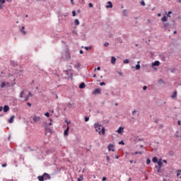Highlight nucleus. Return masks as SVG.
<instances>
[{"label":"nucleus","instance_id":"de8ad7c7","mask_svg":"<svg viewBox=\"0 0 181 181\" xmlns=\"http://www.w3.org/2000/svg\"><path fill=\"white\" fill-rule=\"evenodd\" d=\"M147 88H148V87H146V86H144V87H143V90H147Z\"/></svg>","mask_w":181,"mask_h":181},{"label":"nucleus","instance_id":"6e6552de","mask_svg":"<svg viewBox=\"0 0 181 181\" xmlns=\"http://www.w3.org/2000/svg\"><path fill=\"white\" fill-rule=\"evenodd\" d=\"M137 63H138V64L136 65V66H132V69H135L136 68V70H139L141 69V65H139V63H141V62L139 61Z\"/></svg>","mask_w":181,"mask_h":181},{"label":"nucleus","instance_id":"4468645a","mask_svg":"<svg viewBox=\"0 0 181 181\" xmlns=\"http://www.w3.org/2000/svg\"><path fill=\"white\" fill-rule=\"evenodd\" d=\"M69 126L66 127V129L64 131V134L65 135V136H66L67 135H69Z\"/></svg>","mask_w":181,"mask_h":181},{"label":"nucleus","instance_id":"8fccbe9b","mask_svg":"<svg viewBox=\"0 0 181 181\" xmlns=\"http://www.w3.org/2000/svg\"><path fill=\"white\" fill-rule=\"evenodd\" d=\"M4 8V6H2V4H0V9H3Z\"/></svg>","mask_w":181,"mask_h":181},{"label":"nucleus","instance_id":"2f4dec72","mask_svg":"<svg viewBox=\"0 0 181 181\" xmlns=\"http://www.w3.org/2000/svg\"><path fill=\"white\" fill-rule=\"evenodd\" d=\"M76 11H72V16H76Z\"/></svg>","mask_w":181,"mask_h":181},{"label":"nucleus","instance_id":"4c0bfd02","mask_svg":"<svg viewBox=\"0 0 181 181\" xmlns=\"http://www.w3.org/2000/svg\"><path fill=\"white\" fill-rule=\"evenodd\" d=\"M109 43L108 42H105V44H104V46L105 47H107V46H109Z\"/></svg>","mask_w":181,"mask_h":181},{"label":"nucleus","instance_id":"e2e57ef3","mask_svg":"<svg viewBox=\"0 0 181 181\" xmlns=\"http://www.w3.org/2000/svg\"><path fill=\"white\" fill-rule=\"evenodd\" d=\"M130 163H134V160H131L130 161Z\"/></svg>","mask_w":181,"mask_h":181},{"label":"nucleus","instance_id":"79ce46f5","mask_svg":"<svg viewBox=\"0 0 181 181\" xmlns=\"http://www.w3.org/2000/svg\"><path fill=\"white\" fill-rule=\"evenodd\" d=\"M6 166H7L6 163H4V164L2 165V168H6Z\"/></svg>","mask_w":181,"mask_h":181},{"label":"nucleus","instance_id":"a18cd8bd","mask_svg":"<svg viewBox=\"0 0 181 181\" xmlns=\"http://www.w3.org/2000/svg\"><path fill=\"white\" fill-rule=\"evenodd\" d=\"M27 105H28V107H32V104H30V103H28Z\"/></svg>","mask_w":181,"mask_h":181},{"label":"nucleus","instance_id":"58836bf2","mask_svg":"<svg viewBox=\"0 0 181 181\" xmlns=\"http://www.w3.org/2000/svg\"><path fill=\"white\" fill-rule=\"evenodd\" d=\"M0 4H5V0H0Z\"/></svg>","mask_w":181,"mask_h":181},{"label":"nucleus","instance_id":"680f3d73","mask_svg":"<svg viewBox=\"0 0 181 181\" xmlns=\"http://www.w3.org/2000/svg\"><path fill=\"white\" fill-rule=\"evenodd\" d=\"M178 125H180V120L177 122Z\"/></svg>","mask_w":181,"mask_h":181},{"label":"nucleus","instance_id":"0eeeda50","mask_svg":"<svg viewBox=\"0 0 181 181\" xmlns=\"http://www.w3.org/2000/svg\"><path fill=\"white\" fill-rule=\"evenodd\" d=\"M65 56H66V60H70V59H71V57H70V52H66Z\"/></svg>","mask_w":181,"mask_h":181},{"label":"nucleus","instance_id":"4be33fe9","mask_svg":"<svg viewBox=\"0 0 181 181\" xmlns=\"http://www.w3.org/2000/svg\"><path fill=\"white\" fill-rule=\"evenodd\" d=\"M24 94H25V90H23L21 93V94H20V98H23Z\"/></svg>","mask_w":181,"mask_h":181},{"label":"nucleus","instance_id":"f03ea898","mask_svg":"<svg viewBox=\"0 0 181 181\" xmlns=\"http://www.w3.org/2000/svg\"><path fill=\"white\" fill-rule=\"evenodd\" d=\"M95 129L96 132H98L100 135H105V128L103 126L99 124L98 123H95L94 124Z\"/></svg>","mask_w":181,"mask_h":181},{"label":"nucleus","instance_id":"7ed1b4c3","mask_svg":"<svg viewBox=\"0 0 181 181\" xmlns=\"http://www.w3.org/2000/svg\"><path fill=\"white\" fill-rule=\"evenodd\" d=\"M50 175H49V174H47V173H45L42 176H38L37 177V179H38V180H40V181H45V180H50Z\"/></svg>","mask_w":181,"mask_h":181},{"label":"nucleus","instance_id":"3c124183","mask_svg":"<svg viewBox=\"0 0 181 181\" xmlns=\"http://www.w3.org/2000/svg\"><path fill=\"white\" fill-rule=\"evenodd\" d=\"M163 162L164 163H168V161H167L166 160H163Z\"/></svg>","mask_w":181,"mask_h":181},{"label":"nucleus","instance_id":"bb28decb","mask_svg":"<svg viewBox=\"0 0 181 181\" xmlns=\"http://www.w3.org/2000/svg\"><path fill=\"white\" fill-rule=\"evenodd\" d=\"M46 131L47 132H49V133H52V129H50V128H46Z\"/></svg>","mask_w":181,"mask_h":181},{"label":"nucleus","instance_id":"393cba45","mask_svg":"<svg viewBox=\"0 0 181 181\" xmlns=\"http://www.w3.org/2000/svg\"><path fill=\"white\" fill-rule=\"evenodd\" d=\"M128 63H129V59H124V64H128Z\"/></svg>","mask_w":181,"mask_h":181},{"label":"nucleus","instance_id":"7c9ffc66","mask_svg":"<svg viewBox=\"0 0 181 181\" xmlns=\"http://www.w3.org/2000/svg\"><path fill=\"white\" fill-rule=\"evenodd\" d=\"M45 117H50V114L49 112H46L45 114Z\"/></svg>","mask_w":181,"mask_h":181},{"label":"nucleus","instance_id":"bf43d9fd","mask_svg":"<svg viewBox=\"0 0 181 181\" xmlns=\"http://www.w3.org/2000/svg\"><path fill=\"white\" fill-rule=\"evenodd\" d=\"M74 0H71V2L72 4V5H74V3L73 2Z\"/></svg>","mask_w":181,"mask_h":181},{"label":"nucleus","instance_id":"1a4fd4ad","mask_svg":"<svg viewBox=\"0 0 181 181\" xmlns=\"http://www.w3.org/2000/svg\"><path fill=\"white\" fill-rule=\"evenodd\" d=\"M93 94H101V89L98 88L93 91Z\"/></svg>","mask_w":181,"mask_h":181},{"label":"nucleus","instance_id":"cd10ccee","mask_svg":"<svg viewBox=\"0 0 181 181\" xmlns=\"http://www.w3.org/2000/svg\"><path fill=\"white\" fill-rule=\"evenodd\" d=\"M85 50H91V47H85Z\"/></svg>","mask_w":181,"mask_h":181},{"label":"nucleus","instance_id":"ea45409f","mask_svg":"<svg viewBox=\"0 0 181 181\" xmlns=\"http://www.w3.org/2000/svg\"><path fill=\"white\" fill-rule=\"evenodd\" d=\"M102 180H103V181H106V180H107V177H103L102 178Z\"/></svg>","mask_w":181,"mask_h":181},{"label":"nucleus","instance_id":"f8f14e48","mask_svg":"<svg viewBox=\"0 0 181 181\" xmlns=\"http://www.w3.org/2000/svg\"><path fill=\"white\" fill-rule=\"evenodd\" d=\"M159 64H160V62H159V61H155L154 62L152 63L153 66H159Z\"/></svg>","mask_w":181,"mask_h":181},{"label":"nucleus","instance_id":"aec40b11","mask_svg":"<svg viewBox=\"0 0 181 181\" xmlns=\"http://www.w3.org/2000/svg\"><path fill=\"white\" fill-rule=\"evenodd\" d=\"M74 23L76 26H78V25H80V21H78V19H75Z\"/></svg>","mask_w":181,"mask_h":181},{"label":"nucleus","instance_id":"423d86ee","mask_svg":"<svg viewBox=\"0 0 181 181\" xmlns=\"http://www.w3.org/2000/svg\"><path fill=\"white\" fill-rule=\"evenodd\" d=\"M34 122H39L40 121V117H37L36 115L34 116L33 118Z\"/></svg>","mask_w":181,"mask_h":181},{"label":"nucleus","instance_id":"09e8293b","mask_svg":"<svg viewBox=\"0 0 181 181\" xmlns=\"http://www.w3.org/2000/svg\"><path fill=\"white\" fill-rule=\"evenodd\" d=\"M106 159L107 161H110V157L108 156L106 157Z\"/></svg>","mask_w":181,"mask_h":181},{"label":"nucleus","instance_id":"4d7b16f0","mask_svg":"<svg viewBox=\"0 0 181 181\" xmlns=\"http://www.w3.org/2000/svg\"><path fill=\"white\" fill-rule=\"evenodd\" d=\"M97 70H101V67L98 66V67L97 68Z\"/></svg>","mask_w":181,"mask_h":181},{"label":"nucleus","instance_id":"dca6fc26","mask_svg":"<svg viewBox=\"0 0 181 181\" xmlns=\"http://www.w3.org/2000/svg\"><path fill=\"white\" fill-rule=\"evenodd\" d=\"M79 88H86V83H84V82H82V83L79 85Z\"/></svg>","mask_w":181,"mask_h":181},{"label":"nucleus","instance_id":"052dcab7","mask_svg":"<svg viewBox=\"0 0 181 181\" xmlns=\"http://www.w3.org/2000/svg\"><path fill=\"white\" fill-rule=\"evenodd\" d=\"M2 109H3V107H2V106H1L0 107V112H1V111H2Z\"/></svg>","mask_w":181,"mask_h":181},{"label":"nucleus","instance_id":"5701e85b","mask_svg":"<svg viewBox=\"0 0 181 181\" xmlns=\"http://www.w3.org/2000/svg\"><path fill=\"white\" fill-rule=\"evenodd\" d=\"M157 163H158L160 168H162V165H163L162 161H160V160L157 161Z\"/></svg>","mask_w":181,"mask_h":181},{"label":"nucleus","instance_id":"2eb2a0df","mask_svg":"<svg viewBox=\"0 0 181 181\" xmlns=\"http://www.w3.org/2000/svg\"><path fill=\"white\" fill-rule=\"evenodd\" d=\"M21 32L23 34V35H26V31H25V26H22L21 28Z\"/></svg>","mask_w":181,"mask_h":181},{"label":"nucleus","instance_id":"9b49d317","mask_svg":"<svg viewBox=\"0 0 181 181\" xmlns=\"http://www.w3.org/2000/svg\"><path fill=\"white\" fill-rule=\"evenodd\" d=\"M116 62H117V59L115 58V57H111V63H112V64H115Z\"/></svg>","mask_w":181,"mask_h":181},{"label":"nucleus","instance_id":"412c9836","mask_svg":"<svg viewBox=\"0 0 181 181\" xmlns=\"http://www.w3.org/2000/svg\"><path fill=\"white\" fill-rule=\"evenodd\" d=\"M168 21V18H166V16H164L162 18H161V22H166Z\"/></svg>","mask_w":181,"mask_h":181},{"label":"nucleus","instance_id":"69168bd1","mask_svg":"<svg viewBox=\"0 0 181 181\" xmlns=\"http://www.w3.org/2000/svg\"><path fill=\"white\" fill-rule=\"evenodd\" d=\"M174 33V35H176V33H177V31H174V33Z\"/></svg>","mask_w":181,"mask_h":181},{"label":"nucleus","instance_id":"338daca9","mask_svg":"<svg viewBox=\"0 0 181 181\" xmlns=\"http://www.w3.org/2000/svg\"><path fill=\"white\" fill-rule=\"evenodd\" d=\"M78 181H81V179H80V178H78Z\"/></svg>","mask_w":181,"mask_h":181},{"label":"nucleus","instance_id":"a19ab883","mask_svg":"<svg viewBox=\"0 0 181 181\" xmlns=\"http://www.w3.org/2000/svg\"><path fill=\"white\" fill-rule=\"evenodd\" d=\"M29 97H30V96H26V97H25V101H29Z\"/></svg>","mask_w":181,"mask_h":181},{"label":"nucleus","instance_id":"774afa93","mask_svg":"<svg viewBox=\"0 0 181 181\" xmlns=\"http://www.w3.org/2000/svg\"><path fill=\"white\" fill-rule=\"evenodd\" d=\"M180 4H181V0H177Z\"/></svg>","mask_w":181,"mask_h":181},{"label":"nucleus","instance_id":"49530a36","mask_svg":"<svg viewBox=\"0 0 181 181\" xmlns=\"http://www.w3.org/2000/svg\"><path fill=\"white\" fill-rule=\"evenodd\" d=\"M100 86H105V83L104 82H101Z\"/></svg>","mask_w":181,"mask_h":181},{"label":"nucleus","instance_id":"a211bd4d","mask_svg":"<svg viewBox=\"0 0 181 181\" xmlns=\"http://www.w3.org/2000/svg\"><path fill=\"white\" fill-rule=\"evenodd\" d=\"M107 4L109 5L106 6V8H112V3L111 1H108Z\"/></svg>","mask_w":181,"mask_h":181},{"label":"nucleus","instance_id":"5fc2aeb1","mask_svg":"<svg viewBox=\"0 0 181 181\" xmlns=\"http://www.w3.org/2000/svg\"><path fill=\"white\" fill-rule=\"evenodd\" d=\"M157 15H158V17L162 16V14H160V13H158Z\"/></svg>","mask_w":181,"mask_h":181},{"label":"nucleus","instance_id":"ddd939ff","mask_svg":"<svg viewBox=\"0 0 181 181\" xmlns=\"http://www.w3.org/2000/svg\"><path fill=\"white\" fill-rule=\"evenodd\" d=\"M13 119H15V115L11 116V117L9 119V124H12V122H13Z\"/></svg>","mask_w":181,"mask_h":181},{"label":"nucleus","instance_id":"f704fd0d","mask_svg":"<svg viewBox=\"0 0 181 181\" xmlns=\"http://www.w3.org/2000/svg\"><path fill=\"white\" fill-rule=\"evenodd\" d=\"M88 6L89 8H93V5L92 4V3H89Z\"/></svg>","mask_w":181,"mask_h":181},{"label":"nucleus","instance_id":"72a5a7b5","mask_svg":"<svg viewBox=\"0 0 181 181\" xmlns=\"http://www.w3.org/2000/svg\"><path fill=\"white\" fill-rule=\"evenodd\" d=\"M90 119V118L87 117H85V121L86 122H88Z\"/></svg>","mask_w":181,"mask_h":181},{"label":"nucleus","instance_id":"a878e982","mask_svg":"<svg viewBox=\"0 0 181 181\" xmlns=\"http://www.w3.org/2000/svg\"><path fill=\"white\" fill-rule=\"evenodd\" d=\"M138 153L139 154V155H142V151H136L135 153H134V155H138Z\"/></svg>","mask_w":181,"mask_h":181},{"label":"nucleus","instance_id":"864d4df0","mask_svg":"<svg viewBox=\"0 0 181 181\" xmlns=\"http://www.w3.org/2000/svg\"><path fill=\"white\" fill-rule=\"evenodd\" d=\"M80 54H83V50L79 51Z\"/></svg>","mask_w":181,"mask_h":181},{"label":"nucleus","instance_id":"f3484780","mask_svg":"<svg viewBox=\"0 0 181 181\" xmlns=\"http://www.w3.org/2000/svg\"><path fill=\"white\" fill-rule=\"evenodd\" d=\"M173 98H176V97H177V91H175L174 93H173V94L172 95V96H171Z\"/></svg>","mask_w":181,"mask_h":181},{"label":"nucleus","instance_id":"6e6d98bb","mask_svg":"<svg viewBox=\"0 0 181 181\" xmlns=\"http://www.w3.org/2000/svg\"><path fill=\"white\" fill-rule=\"evenodd\" d=\"M49 121L52 122V119H49ZM49 125H52V122L49 123Z\"/></svg>","mask_w":181,"mask_h":181},{"label":"nucleus","instance_id":"39448f33","mask_svg":"<svg viewBox=\"0 0 181 181\" xmlns=\"http://www.w3.org/2000/svg\"><path fill=\"white\" fill-rule=\"evenodd\" d=\"M107 149H108V151H112V152H114V145L109 144L107 146Z\"/></svg>","mask_w":181,"mask_h":181},{"label":"nucleus","instance_id":"0e129e2a","mask_svg":"<svg viewBox=\"0 0 181 181\" xmlns=\"http://www.w3.org/2000/svg\"><path fill=\"white\" fill-rule=\"evenodd\" d=\"M170 13H172V11L168 12V15H170Z\"/></svg>","mask_w":181,"mask_h":181},{"label":"nucleus","instance_id":"b1692460","mask_svg":"<svg viewBox=\"0 0 181 181\" xmlns=\"http://www.w3.org/2000/svg\"><path fill=\"white\" fill-rule=\"evenodd\" d=\"M181 175V170H178L177 171V177H179V176Z\"/></svg>","mask_w":181,"mask_h":181},{"label":"nucleus","instance_id":"c03bdc74","mask_svg":"<svg viewBox=\"0 0 181 181\" xmlns=\"http://www.w3.org/2000/svg\"><path fill=\"white\" fill-rule=\"evenodd\" d=\"M123 13L125 16H127V11L124 10Z\"/></svg>","mask_w":181,"mask_h":181},{"label":"nucleus","instance_id":"13d9d810","mask_svg":"<svg viewBox=\"0 0 181 181\" xmlns=\"http://www.w3.org/2000/svg\"><path fill=\"white\" fill-rule=\"evenodd\" d=\"M55 98H56V100H57L59 98V96L57 95H56Z\"/></svg>","mask_w":181,"mask_h":181},{"label":"nucleus","instance_id":"6ab92c4d","mask_svg":"<svg viewBox=\"0 0 181 181\" xmlns=\"http://www.w3.org/2000/svg\"><path fill=\"white\" fill-rule=\"evenodd\" d=\"M152 162H153V163H158V158L153 157L152 159Z\"/></svg>","mask_w":181,"mask_h":181},{"label":"nucleus","instance_id":"9d476101","mask_svg":"<svg viewBox=\"0 0 181 181\" xmlns=\"http://www.w3.org/2000/svg\"><path fill=\"white\" fill-rule=\"evenodd\" d=\"M4 112H8V111H9V106H8V105H5L4 107Z\"/></svg>","mask_w":181,"mask_h":181},{"label":"nucleus","instance_id":"f257e3e1","mask_svg":"<svg viewBox=\"0 0 181 181\" xmlns=\"http://www.w3.org/2000/svg\"><path fill=\"white\" fill-rule=\"evenodd\" d=\"M8 78H11V82H3L1 85V88H5V87H13L16 84V78L12 74H8Z\"/></svg>","mask_w":181,"mask_h":181},{"label":"nucleus","instance_id":"603ef678","mask_svg":"<svg viewBox=\"0 0 181 181\" xmlns=\"http://www.w3.org/2000/svg\"><path fill=\"white\" fill-rule=\"evenodd\" d=\"M30 95H32V93L29 92L28 93V97H30Z\"/></svg>","mask_w":181,"mask_h":181},{"label":"nucleus","instance_id":"e433bc0d","mask_svg":"<svg viewBox=\"0 0 181 181\" xmlns=\"http://www.w3.org/2000/svg\"><path fill=\"white\" fill-rule=\"evenodd\" d=\"M141 5H142L143 6H145V1H142L141 2Z\"/></svg>","mask_w":181,"mask_h":181},{"label":"nucleus","instance_id":"c9c22d12","mask_svg":"<svg viewBox=\"0 0 181 181\" xmlns=\"http://www.w3.org/2000/svg\"><path fill=\"white\" fill-rule=\"evenodd\" d=\"M168 26H169V23H165V24H164V28H165V29H166V28H167Z\"/></svg>","mask_w":181,"mask_h":181},{"label":"nucleus","instance_id":"c756f323","mask_svg":"<svg viewBox=\"0 0 181 181\" xmlns=\"http://www.w3.org/2000/svg\"><path fill=\"white\" fill-rule=\"evenodd\" d=\"M119 145H125V143H124V141H121L119 142Z\"/></svg>","mask_w":181,"mask_h":181},{"label":"nucleus","instance_id":"20e7f679","mask_svg":"<svg viewBox=\"0 0 181 181\" xmlns=\"http://www.w3.org/2000/svg\"><path fill=\"white\" fill-rule=\"evenodd\" d=\"M116 132H117V134H119L120 135H122V134H124V127H119Z\"/></svg>","mask_w":181,"mask_h":181},{"label":"nucleus","instance_id":"c85d7f7f","mask_svg":"<svg viewBox=\"0 0 181 181\" xmlns=\"http://www.w3.org/2000/svg\"><path fill=\"white\" fill-rule=\"evenodd\" d=\"M146 163H147V165H149L151 163V159L148 158L146 160Z\"/></svg>","mask_w":181,"mask_h":181},{"label":"nucleus","instance_id":"473e14b6","mask_svg":"<svg viewBox=\"0 0 181 181\" xmlns=\"http://www.w3.org/2000/svg\"><path fill=\"white\" fill-rule=\"evenodd\" d=\"M81 64H80V63H77L76 64V67H81Z\"/></svg>","mask_w":181,"mask_h":181},{"label":"nucleus","instance_id":"37998d69","mask_svg":"<svg viewBox=\"0 0 181 181\" xmlns=\"http://www.w3.org/2000/svg\"><path fill=\"white\" fill-rule=\"evenodd\" d=\"M135 114H136V110L132 112V115H135Z\"/></svg>","mask_w":181,"mask_h":181}]
</instances>
